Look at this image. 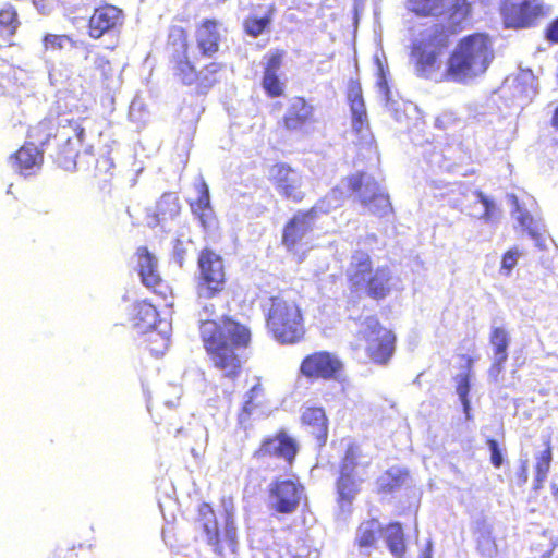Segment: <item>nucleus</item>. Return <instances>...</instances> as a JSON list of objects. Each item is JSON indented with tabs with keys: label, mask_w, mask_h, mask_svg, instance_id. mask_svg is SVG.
I'll list each match as a JSON object with an SVG mask.
<instances>
[{
	"label": "nucleus",
	"mask_w": 558,
	"mask_h": 558,
	"mask_svg": "<svg viewBox=\"0 0 558 558\" xmlns=\"http://www.w3.org/2000/svg\"><path fill=\"white\" fill-rule=\"evenodd\" d=\"M409 9L417 15L442 16L447 25H433L413 43L412 57L421 76L436 77L448 37L457 32L470 14L468 0H409Z\"/></svg>",
	"instance_id": "f257e3e1"
},
{
	"label": "nucleus",
	"mask_w": 558,
	"mask_h": 558,
	"mask_svg": "<svg viewBox=\"0 0 558 558\" xmlns=\"http://www.w3.org/2000/svg\"><path fill=\"white\" fill-rule=\"evenodd\" d=\"M209 300L198 298V304L202 307L198 313L201 336L215 367L225 377L234 378L241 369L238 351L247 347L251 332L245 326L230 319L225 320L222 326H218L211 319L215 305L208 302Z\"/></svg>",
	"instance_id": "f03ea898"
},
{
	"label": "nucleus",
	"mask_w": 558,
	"mask_h": 558,
	"mask_svg": "<svg viewBox=\"0 0 558 558\" xmlns=\"http://www.w3.org/2000/svg\"><path fill=\"white\" fill-rule=\"evenodd\" d=\"M494 59L490 38L483 33L461 39L448 60L446 74L456 82H465L486 72Z\"/></svg>",
	"instance_id": "7ed1b4c3"
},
{
	"label": "nucleus",
	"mask_w": 558,
	"mask_h": 558,
	"mask_svg": "<svg viewBox=\"0 0 558 558\" xmlns=\"http://www.w3.org/2000/svg\"><path fill=\"white\" fill-rule=\"evenodd\" d=\"M267 327L281 343H295L304 335V325L299 306L290 300L275 296L269 300Z\"/></svg>",
	"instance_id": "20e7f679"
},
{
	"label": "nucleus",
	"mask_w": 558,
	"mask_h": 558,
	"mask_svg": "<svg viewBox=\"0 0 558 558\" xmlns=\"http://www.w3.org/2000/svg\"><path fill=\"white\" fill-rule=\"evenodd\" d=\"M226 519L223 533L219 531L216 515L211 507L203 504L199 507V519L197 527L201 531V536L211 547L213 551L221 557L227 555V551L234 554L236 548V527L233 519V506L223 505Z\"/></svg>",
	"instance_id": "39448f33"
},
{
	"label": "nucleus",
	"mask_w": 558,
	"mask_h": 558,
	"mask_svg": "<svg viewBox=\"0 0 558 558\" xmlns=\"http://www.w3.org/2000/svg\"><path fill=\"white\" fill-rule=\"evenodd\" d=\"M343 184L367 213L379 217L390 213L391 204L386 190L371 174H353L347 178Z\"/></svg>",
	"instance_id": "423d86ee"
},
{
	"label": "nucleus",
	"mask_w": 558,
	"mask_h": 558,
	"mask_svg": "<svg viewBox=\"0 0 558 558\" xmlns=\"http://www.w3.org/2000/svg\"><path fill=\"white\" fill-rule=\"evenodd\" d=\"M355 324L359 339L365 342L368 357L374 363L386 364L395 350L393 333L381 327L374 316H367Z\"/></svg>",
	"instance_id": "0eeeda50"
},
{
	"label": "nucleus",
	"mask_w": 558,
	"mask_h": 558,
	"mask_svg": "<svg viewBox=\"0 0 558 558\" xmlns=\"http://www.w3.org/2000/svg\"><path fill=\"white\" fill-rule=\"evenodd\" d=\"M198 268L197 295L199 299H213L225 286L223 260L211 250H204L198 257Z\"/></svg>",
	"instance_id": "6e6552de"
},
{
	"label": "nucleus",
	"mask_w": 558,
	"mask_h": 558,
	"mask_svg": "<svg viewBox=\"0 0 558 558\" xmlns=\"http://www.w3.org/2000/svg\"><path fill=\"white\" fill-rule=\"evenodd\" d=\"M158 313L150 303L137 302L133 305L132 322L133 327L142 333L150 331L149 342L150 351L156 355L163 354L168 348V336L165 330L156 331Z\"/></svg>",
	"instance_id": "1a4fd4ad"
},
{
	"label": "nucleus",
	"mask_w": 558,
	"mask_h": 558,
	"mask_svg": "<svg viewBox=\"0 0 558 558\" xmlns=\"http://www.w3.org/2000/svg\"><path fill=\"white\" fill-rule=\"evenodd\" d=\"M508 199L513 207L512 216L517 222L529 235L535 241L536 246L545 248V238L543 235L544 225L536 216V204L532 197L519 202L518 197L513 194L508 195Z\"/></svg>",
	"instance_id": "9d476101"
},
{
	"label": "nucleus",
	"mask_w": 558,
	"mask_h": 558,
	"mask_svg": "<svg viewBox=\"0 0 558 558\" xmlns=\"http://www.w3.org/2000/svg\"><path fill=\"white\" fill-rule=\"evenodd\" d=\"M270 181L279 195L293 202L304 197L303 177L286 163H277L269 172Z\"/></svg>",
	"instance_id": "9b49d317"
},
{
	"label": "nucleus",
	"mask_w": 558,
	"mask_h": 558,
	"mask_svg": "<svg viewBox=\"0 0 558 558\" xmlns=\"http://www.w3.org/2000/svg\"><path fill=\"white\" fill-rule=\"evenodd\" d=\"M539 0H505L501 14L508 27H527L543 12Z\"/></svg>",
	"instance_id": "f8f14e48"
},
{
	"label": "nucleus",
	"mask_w": 558,
	"mask_h": 558,
	"mask_svg": "<svg viewBox=\"0 0 558 558\" xmlns=\"http://www.w3.org/2000/svg\"><path fill=\"white\" fill-rule=\"evenodd\" d=\"M303 495V487L292 480L277 481L270 487V506L280 513L296 510Z\"/></svg>",
	"instance_id": "ddd939ff"
},
{
	"label": "nucleus",
	"mask_w": 558,
	"mask_h": 558,
	"mask_svg": "<svg viewBox=\"0 0 558 558\" xmlns=\"http://www.w3.org/2000/svg\"><path fill=\"white\" fill-rule=\"evenodd\" d=\"M359 458L360 448L354 445L349 446L343 459L340 478L338 481L339 497L343 501L351 502L359 492V483L361 480H356L357 472L355 471L359 465Z\"/></svg>",
	"instance_id": "4468645a"
},
{
	"label": "nucleus",
	"mask_w": 558,
	"mask_h": 558,
	"mask_svg": "<svg viewBox=\"0 0 558 558\" xmlns=\"http://www.w3.org/2000/svg\"><path fill=\"white\" fill-rule=\"evenodd\" d=\"M510 340V335L505 327L492 326L489 335L492 366L488 371V376L494 381H498L500 374L504 372L505 363L508 360Z\"/></svg>",
	"instance_id": "2eb2a0df"
},
{
	"label": "nucleus",
	"mask_w": 558,
	"mask_h": 558,
	"mask_svg": "<svg viewBox=\"0 0 558 558\" xmlns=\"http://www.w3.org/2000/svg\"><path fill=\"white\" fill-rule=\"evenodd\" d=\"M122 25V11L113 5H105L94 11L88 23V34L98 39Z\"/></svg>",
	"instance_id": "dca6fc26"
},
{
	"label": "nucleus",
	"mask_w": 558,
	"mask_h": 558,
	"mask_svg": "<svg viewBox=\"0 0 558 558\" xmlns=\"http://www.w3.org/2000/svg\"><path fill=\"white\" fill-rule=\"evenodd\" d=\"M225 29L215 20L204 21L196 29V43L201 53L205 57H213L220 46Z\"/></svg>",
	"instance_id": "f3484780"
},
{
	"label": "nucleus",
	"mask_w": 558,
	"mask_h": 558,
	"mask_svg": "<svg viewBox=\"0 0 558 558\" xmlns=\"http://www.w3.org/2000/svg\"><path fill=\"white\" fill-rule=\"evenodd\" d=\"M341 367L340 361L326 352L315 353L311 356H307L302 365L301 372L305 376H316L323 378L332 377Z\"/></svg>",
	"instance_id": "a211bd4d"
},
{
	"label": "nucleus",
	"mask_w": 558,
	"mask_h": 558,
	"mask_svg": "<svg viewBox=\"0 0 558 558\" xmlns=\"http://www.w3.org/2000/svg\"><path fill=\"white\" fill-rule=\"evenodd\" d=\"M316 214L317 208H312L307 213H299L287 225L283 232V243L289 248H292L308 231H311Z\"/></svg>",
	"instance_id": "6ab92c4d"
},
{
	"label": "nucleus",
	"mask_w": 558,
	"mask_h": 558,
	"mask_svg": "<svg viewBox=\"0 0 558 558\" xmlns=\"http://www.w3.org/2000/svg\"><path fill=\"white\" fill-rule=\"evenodd\" d=\"M373 271L369 255L363 251H355L347 270L351 284L357 290L363 289Z\"/></svg>",
	"instance_id": "aec40b11"
},
{
	"label": "nucleus",
	"mask_w": 558,
	"mask_h": 558,
	"mask_svg": "<svg viewBox=\"0 0 558 558\" xmlns=\"http://www.w3.org/2000/svg\"><path fill=\"white\" fill-rule=\"evenodd\" d=\"M260 456H275L291 462L296 454L295 441L284 433H280L272 438L266 439L259 451Z\"/></svg>",
	"instance_id": "412c9836"
},
{
	"label": "nucleus",
	"mask_w": 558,
	"mask_h": 558,
	"mask_svg": "<svg viewBox=\"0 0 558 558\" xmlns=\"http://www.w3.org/2000/svg\"><path fill=\"white\" fill-rule=\"evenodd\" d=\"M12 167L21 174L28 175L33 168H39L43 161V151L32 143L24 145L10 158Z\"/></svg>",
	"instance_id": "4be33fe9"
},
{
	"label": "nucleus",
	"mask_w": 558,
	"mask_h": 558,
	"mask_svg": "<svg viewBox=\"0 0 558 558\" xmlns=\"http://www.w3.org/2000/svg\"><path fill=\"white\" fill-rule=\"evenodd\" d=\"M54 138L61 143H64L69 147V151L74 150V140L76 143L84 141V128L80 122L73 121L68 117L57 118V132Z\"/></svg>",
	"instance_id": "5701e85b"
},
{
	"label": "nucleus",
	"mask_w": 558,
	"mask_h": 558,
	"mask_svg": "<svg viewBox=\"0 0 558 558\" xmlns=\"http://www.w3.org/2000/svg\"><path fill=\"white\" fill-rule=\"evenodd\" d=\"M137 266L143 284L155 289L160 282L157 259L146 247L137 250Z\"/></svg>",
	"instance_id": "b1692460"
},
{
	"label": "nucleus",
	"mask_w": 558,
	"mask_h": 558,
	"mask_svg": "<svg viewBox=\"0 0 558 558\" xmlns=\"http://www.w3.org/2000/svg\"><path fill=\"white\" fill-rule=\"evenodd\" d=\"M219 69V64L211 63L204 71H201L199 74L196 73L194 66L187 60L186 57L184 59L179 60L175 65V74L181 78L184 84H192L197 78L202 81V84L207 87L210 86L215 80H208L206 73H216Z\"/></svg>",
	"instance_id": "393cba45"
},
{
	"label": "nucleus",
	"mask_w": 558,
	"mask_h": 558,
	"mask_svg": "<svg viewBox=\"0 0 558 558\" xmlns=\"http://www.w3.org/2000/svg\"><path fill=\"white\" fill-rule=\"evenodd\" d=\"M391 271L387 267H378L373 271L366 281V289L368 294L374 299L385 298L391 288Z\"/></svg>",
	"instance_id": "a878e982"
},
{
	"label": "nucleus",
	"mask_w": 558,
	"mask_h": 558,
	"mask_svg": "<svg viewBox=\"0 0 558 558\" xmlns=\"http://www.w3.org/2000/svg\"><path fill=\"white\" fill-rule=\"evenodd\" d=\"M312 108L303 98H293L283 118L288 130H299L310 118Z\"/></svg>",
	"instance_id": "bb28decb"
},
{
	"label": "nucleus",
	"mask_w": 558,
	"mask_h": 558,
	"mask_svg": "<svg viewBox=\"0 0 558 558\" xmlns=\"http://www.w3.org/2000/svg\"><path fill=\"white\" fill-rule=\"evenodd\" d=\"M302 421L305 425L312 428V434L315 435L320 444L327 439V418L325 412L320 408H308L302 414Z\"/></svg>",
	"instance_id": "cd10ccee"
},
{
	"label": "nucleus",
	"mask_w": 558,
	"mask_h": 558,
	"mask_svg": "<svg viewBox=\"0 0 558 558\" xmlns=\"http://www.w3.org/2000/svg\"><path fill=\"white\" fill-rule=\"evenodd\" d=\"M381 535L391 555L395 558H402L407 549L402 526L399 523H391L381 529Z\"/></svg>",
	"instance_id": "c85d7f7f"
},
{
	"label": "nucleus",
	"mask_w": 558,
	"mask_h": 558,
	"mask_svg": "<svg viewBox=\"0 0 558 558\" xmlns=\"http://www.w3.org/2000/svg\"><path fill=\"white\" fill-rule=\"evenodd\" d=\"M179 213V197L174 193H165L156 204V222L160 223L161 221L173 219Z\"/></svg>",
	"instance_id": "c756f323"
},
{
	"label": "nucleus",
	"mask_w": 558,
	"mask_h": 558,
	"mask_svg": "<svg viewBox=\"0 0 558 558\" xmlns=\"http://www.w3.org/2000/svg\"><path fill=\"white\" fill-rule=\"evenodd\" d=\"M57 132V119L47 118L28 131L29 143L35 146H45Z\"/></svg>",
	"instance_id": "7c9ffc66"
},
{
	"label": "nucleus",
	"mask_w": 558,
	"mask_h": 558,
	"mask_svg": "<svg viewBox=\"0 0 558 558\" xmlns=\"http://www.w3.org/2000/svg\"><path fill=\"white\" fill-rule=\"evenodd\" d=\"M546 448L535 454V489H539L547 478V474L553 461V453L549 440L546 441Z\"/></svg>",
	"instance_id": "2f4dec72"
},
{
	"label": "nucleus",
	"mask_w": 558,
	"mask_h": 558,
	"mask_svg": "<svg viewBox=\"0 0 558 558\" xmlns=\"http://www.w3.org/2000/svg\"><path fill=\"white\" fill-rule=\"evenodd\" d=\"M381 533V525L377 520H369L363 522L356 533V541L361 548L371 547L377 538V535Z\"/></svg>",
	"instance_id": "473e14b6"
},
{
	"label": "nucleus",
	"mask_w": 558,
	"mask_h": 558,
	"mask_svg": "<svg viewBox=\"0 0 558 558\" xmlns=\"http://www.w3.org/2000/svg\"><path fill=\"white\" fill-rule=\"evenodd\" d=\"M263 395L264 388L258 381L246 393L244 405L241 412L239 413V421L241 424H244L246 421H248L253 411L260 404V399Z\"/></svg>",
	"instance_id": "72a5a7b5"
},
{
	"label": "nucleus",
	"mask_w": 558,
	"mask_h": 558,
	"mask_svg": "<svg viewBox=\"0 0 558 558\" xmlns=\"http://www.w3.org/2000/svg\"><path fill=\"white\" fill-rule=\"evenodd\" d=\"M17 25V14L13 7L7 5L0 10V33L2 35H13Z\"/></svg>",
	"instance_id": "f704fd0d"
},
{
	"label": "nucleus",
	"mask_w": 558,
	"mask_h": 558,
	"mask_svg": "<svg viewBox=\"0 0 558 558\" xmlns=\"http://www.w3.org/2000/svg\"><path fill=\"white\" fill-rule=\"evenodd\" d=\"M407 476V472L391 469L378 480V484L381 490L392 492L396 487L404 483Z\"/></svg>",
	"instance_id": "c9c22d12"
},
{
	"label": "nucleus",
	"mask_w": 558,
	"mask_h": 558,
	"mask_svg": "<svg viewBox=\"0 0 558 558\" xmlns=\"http://www.w3.org/2000/svg\"><path fill=\"white\" fill-rule=\"evenodd\" d=\"M343 197L344 192L340 187H335L313 208H317V213H327L332 208H337L341 204Z\"/></svg>",
	"instance_id": "e433bc0d"
},
{
	"label": "nucleus",
	"mask_w": 558,
	"mask_h": 558,
	"mask_svg": "<svg viewBox=\"0 0 558 558\" xmlns=\"http://www.w3.org/2000/svg\"><path fill=\"white\" fill-rule=\"evenodd\" d=\"M518 85H522L521 97L523 99H531L536 94V84L534 75L531 71L521 72L515 78Z\"/></svg>",
	"instance_id": "4c0bfd02"
},
{
	"label": "nucleus",
	"mask_w": 558,
	"mask_h": 558,
	"mask_svg": "<svg viewBox=\"0 0 558 558\" xmlns=\"http://www.w3.org/2000/svg\"><path fill=\"white\" fill-rule=\"evenodd\" d=\"M263 87L269 96L278 97L283 94L284 83L280 81L278 74L264 73Z\"/></svg>",
	"instance_id": "58836bf2"
},
{
	"label": "nucleus",
	"mask_w": 558,
	"mask_h": 558,
	"mask_svg": "<svg viewBox=\"0 0 558 558\" xmlns=\"http://www.w3.org/2000/svg\"><path fill=\"white\" fill-rule=\"evenodd\" d=\"M359 111V113L352 112V128L362 140L367 141L371 134L368 130L366 110Z\"/></svg>",
	"instance_id": "ea45409f"
},
{
	"label": "nucleus",
	"mask_w": 558,
	"mask_h": 558,
	"mask_svg": "<svg viewBox=\"0 0 558 558\" xmlns=\"http://www.w3.org/2000/svg\"><path fill=\"white\" fill-rule=\"evenodd\" d=\"M45 49L62 50L73 46L72 39L66 35L48 34L44 37Z\"/></svg>",
	"instance_id": "a19ab883"
},
{
	"label": "nucleus",
	"mask_w": 558,
	"mask_h": 558,
	"mask_svg": "<svg viewBox=\"0 0 558 558\" xmlns=\"http://www.w3.org/2000/svg\"><path fill=\"white\" fill-rule=\"evenodd\" d=\"M476 196L484 206V213L480 216V219H483L486 222L493 221L496 218L498 211L495 202L480 191L476 192Z\"/></svg>",
	"instance_id": "79ce46f5"
},
{
	"label": "nucleus",
	"mask_w": 558,
	"mask_h": 558,
	"mask_svg": "<svg viewBox=\"0 0 558 558\" xmlns=\"http://www.w3.org/2000/svg\"><path fill=\"white\" fill-rule=\"evenodd\" d=\"M457 393L463 404L464 411L468 412L470 402L468 395L470 391V380L468 375H459L457 377Z\"/></svg>",
	"instance_id": "37998d69"
},
{
	"label": "nucleus",
	"mask_w": 558,
	"mask_h": 558,
	"mask_svg": "<svg viewBox=\"0 0 558 558\" xmlns=\"http://www.w3.org/2000/svg\"><path fill=\"white\" fill-rule=\"evenodd\" d=\"M348 98L351 105V112L359 113V110H365L361 87L359 85H352L350 87Z\"/></svg>",
	"instance_id": "c03bdc74"
},
{
	"label": "nucleus",
	"mask_w": 558,
	"mask_h": 558,
	"mask_svg": "<svg viewBox=\"0 0 558 558\" xmlns=\"http://www.w3.org/2000/svg\"><path fill=\"white\" fill-rule=\"evenodd\" d=\"M269 19L268 17H260V19H247L245 21V31L247 34L252 35L253 37H256L263 33L265 27L268 25Z\"/></svg>",
	"instance_id": "a18cd8bd"
},
{
	"label": "nucleus",
	"mask_w": 558,
	"mask_h": 558,
	"mask_svg": "<svg viewBox=\"0 0 558 558\" xmlns=\"http://www.w3.org/2000/svg\"><path fill=\"white\" fill-rule=\"evenodd\" d=\"M477 547L481 554L485 557L492 558L497 554V545L489 534L482 535L478 538Z\"/></svg>",
	"instance_id": "49530a36"
},
{
	"label": "nucleus",
	"mask_w": 558,
	"mask_h": 558,
	"mask_svg": "<svg viewBox=\"0 0 558 558\" xmlns=\"http://www.w3.org/2000/svg\"><path fill=\"white\" fill-rule=\"evenodd\" d=\"M519 251L517 248L509 250L502 257L500 271L505 276H509L511 270L515 267L519 258Z\"/></svg>",
	"instance_id": "de8ad7c7"
},
{
	"label": "nucleus",
	"mask_w": 558,
	"mask_h": 558,
	"mask_svg": "<svg viewBox=\"0 0 558 558\" xmlns=\"http://www.w3.org/2000/svg\"><path fill=\"white\" fill-rule=\"evenodd\" d=\"M93 62L95 69H97L100 72L101 76L105 80H109L112 76L113 71L108 58H106L102 54H95Z\"/></svg>",
	"instance_id": "09e8293b"
},
{
	"label": "nucleus",
	"mask_w": 558,
	"mask_h": 558,
	"mask_svg": "<svg viewBox=\"0 0 558 558\" xmlns=\"http://www.w3.org/2000/svg\"><path fill=\"white\" fill-rule=\"evenodd\" d=\"M191 244L190 240L183 241L181 239H177L173 246V258L181 267L187 251V246Z\"/></svg>",
	"instance_id": "8fccbe9b"
},
{
	"label": "nucleus",
	"mask_w": 558,
	"mask_h": 558,
	"mask_svg": "<svg viewBox=\"0 0 558 558\" xmlns=\"http://www.w3.org/2000/svg\"><path fill=\"white\" fill-rule=\"evenodd\" d=\"M253 558H294L289 553H286V556H282L280 551L276 548H255Z\"/></svg>",
	"instance_id": "3c124183"
},
{
	"label": "nucleus",
	"mask_w": 558,
	"mask_h": 558,
	"mask_svg": "<svg viewBox=\"0 0 558 558\" xmlns=\"http://www.w3.org/2000/svg\"><path fill=\"white\" fill-rule=\"evenodd\" d=\"M487 445L490 451V461L493 465L499 468L502 464V456L498 442L494 439H488Z\"/></svg>",
	"instance_id": "603ef678"
},
{
	"label": "nucleus",
	"mask_w": 558,
	"mask_h": 558,
	"mask_svg": "<svg viewBox=\"0 0 558 558\" xmlns=\"http://www.w3.org/2000/svg\"><path fill=\"white\" fill-rule=\"evenodd\" d=\"M199 197L197 199V206L199 209L204 210L209 207V190L205 181H202L199 186Z\"/></svg>",
	"instance_id": "864d4df0"
},
{
	"label": "nucleus",
	"mask_w": 558,
	"mask_h": 558,
	"mask_svg": "<svg viewBox=\"0 0 558 558\" xmlns=\"http://www.w3.org/2000/svg\"><path fill=\"white\" fill-rule=\"evenodd\" d=\"M281 62H282V54L275 53V54L270 56L264 73L277 74L278 71L280 70Z\"/></svg>",
	"instance_id": "5fc2aeb1"
},
{
	"label": "nucleus",
	"mask_w": 558,
	"mask_h": 558,
	"mask_svg": "<svg viewBox=\"0 0 558 558\" xmlns=\"http://www.w3.org/2000/svg\"><path fill=\"white\" fill-rule=\"evenodd\" d=\"M68 75H63L59 69L52 66L49 70V81L52 85L61 84L65 80H68Z\"/></svg>",
	"instance_id": "6e6d98bb"
},
{
	"label": "nucleus",
	"mask_w": 558,
	"mask_h": 558,
	"mask_svg": "<svg viewBox=\"0 0 558 558\" xmlns=\"http://www.w3.org/2000/svg\"><path fill=\"white\" fill-rule=\"evenodd\" d=\"M32 1L40 13L47 14L50 12L52 0H32Z\"/></svg>",
	"instance_id": "4d7b16f0"
},
{
	"label": "nucleus",
	"mask_w": 558,
	"mask_h": 558,
	"mask_svg": "<svg viewBox=\"0 0 558 558\" xmlns=\"http://www.w3.org/2000/svg\"><path fill=\"white\" fill-rule=\"evenodd\" d=\"M547 37L548 39L558 43V19L549 26Z\"/></svg>",
	"instance_id": "13d9d810"
},
{
	"label": "nucleus",
	"mask_w": 558,
	"mask_h": 558,
	"mask_svg": "<svg viewBox=\"0 0 558 558\" xmlns=\"http://www.w3.org/2000/svg\"><path fill=\"white\" fill-rule=\"evenodd\" d=\"M174 34L181 39V41H182L181 46L185 52L187 45H186V36H185L183 29L177 28V29H174Z\"/></svg>",
	"instance_id": "bf43d9fd"
},
{
	"label": "nucleus",
	"mask_w": 558,
	"mask_h": 558,
	"mask_svg": "<svg viewBox=\"0 0 558 558\" xmlns=\"http://www.w3.org/2000/svg\"><path fill=\"white\" fill-rule=\"evenodd\" d=\"M379 72H380V77L378 80V87L380 90H387V82L385 81L384 76H383V69L381 66L379 65Z\"/></svg>",
	"instance_id": "052dcab7"
},
{
	"label": "nucleus",
	"mask_w": 558,
	"mask_h": 558,
	"mask_svg": "<svg viewBox=\"0 0 558 558\" xmlns=\"http://www.w3.org/2000/svg\"><path fill=\"white\" fill-rule=\"evenodd\" d=\"M432 546H433V544L429 541L427 544V547H426L425 551L422 554L421 558H432Z\"/></svg>",
	"instance_id": "680f3d73"
},
{
	"label": "nucleus",
	"mask_w": 558,
	"mask_h": 558,
	"mask_svg": "<svg viewBox=\"0 0 558 558\" xmlns=\"http://www.w3.org/2000/svg\"><path fill=\"white\" fill-rule=\"evenodd\" d=\"M553 124L558 128V107L555 110L554 117H553Z\"/></svg>",
	"instance_id": "e2e57ef3"
},
{
	"label": "nucleus",
	"mask_w": 558,
	"mask_h": 558,
	"mask_svg": "<svg viewBox=\"0 0 558 558\" xmlns=\"http://www.w3.org/2000/svg\"><path fill=\"white\" fill-rule=\"evenodd\" d=\"M137 105H138V104H137L136 101H133V102H132V105H131V107H130V114H131V116L133 114V111L136 109Z\"/></svg>",
	"instance_id": "0e129e2a"
},
{
	"label": "nucleus",
	"mask_w": 558,
	"mask_h": 558,
	"mask_svg": "<svg viewBox=\"0 0 558 558\" xmlns=\"http://www.w3.org/2000/svg\"><path fill=\"white\" fill-rule=\"evenodd\" d=\"M523 473H524V474H526V465H525V464H524V466H523ZM526 478H527V476H526V475H524V481H526Z\"/></svg>",
	"instance_id": "69168bd1"
},
{
	"label": "nucleus",
	"mask_w": 558,
	"mask_h": 558,
	"mask_svg": "<svg viewBox=\"0 0 558 558\" xmlns=\"http://www.w3.org/2000/svg\"><path fill=\"white\" fill-rule=\"evenodd\" d=\"M362 345L360 343L354 344V349H360Z\"/></svg>",
	"instance_id": "338daca9"
},
{
	"label": "nucleus",
	"mask_w": 558,
	"mask_h": 558,
	"mask_svg": "<svg viewBox=\"0 0 558 558\" xmlns=\"http://www.w3.org/2000/svg\"><path fill=\"white\" fill-rule=\"evenodd\" d=\"M543 558H547V557L543 556Z\"/></svg>",
	"instance_id": "774afa93"
}]
</instances>
